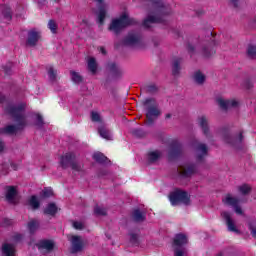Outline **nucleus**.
Segmentation results:
<instances>
[{
  "instance_id": "obj_3",
  "label": "nucleus",
  "mask_w": 256,
  "mask_h": 256,
  "mask_svg": "<svg viewBox=\"0 0 256 256\" xmlns=\"http://www.w3.org/2000/svg\"><path fill=\"white\" fill-rule=\"evenodd\" d=\"M223 203H225V205H231L232 207H234L235 212L238 215H241L243 213L241 208H239V206H238L239 201L237 199H235V197H232L230 194H227L225 196V198L223 199Z\"/></svg>"
},
{
  "instance_id": "obj_12",
  "label": "nucleus",
  "mask_w": 256,
  "mask_h": 256,
  "mask_svg": "<svg viewBox=\"0 0 256 256\" xmlns=\"http://www.w3.org/2000/svg\"><path fill=\"white\" fill-rule=\"evenodd\" d=\"M159 109L157 108H149L146 117L148 119V121H153V119H155V117H159Z\"/></svg>"
},
{
  "instance_id": "obj_29",
  "label": "nucleus",
  "mask_w": 256,
  "mask_h": 256,
  "mask_svg": "<svg viewBox=\"0 0 256 256\" xmlns=\"http://www.w3.org/2000/svg\"><path fill=\"white\" fill-rule=\"evenodd\" d=\"M134 219H135L136 221H143V219H144L143 213H141L139 210H136V211L134 212Z\"/></svg>"
},
{
  "instance_id": "obj_26",
  "label": "nucleus",
  "mask_w": 256,
  "mask_h": 256,
  "mask_svg": "<svg viewBox=\"0 0 256 256\" xmlns=\"http://www.w3.org/2000/svg\"><path fill=\"white\" fill-rule=\"evenodd\" d=\"M11 113H12L13 117H15L16 119H18V120L23 119L22 111L20 109H14V110H12Z\"/></svg>"
},
{
  "instance_id": "obj_33",
  "label": "nucleus",
  "mask_w": 256,
  "mask_h": 256,
  "mask_svg": "<svg viewBox=\"0 0 256 256\" xmlns=\"http://www.w3.org/2000/svg\"><path fill=\"white\" fill-rule=\"evenodd\" d=\"M91 119H92V121L99 122V121H101V116L97 112H92Z\"/></svg>"
},
{
  "instance_id": "obj_36",
  "label": "nucleus",
  "mask_w": 256,
  "mask_h": 256,
  "mask_svg": "<svg viewBox=\"0 0 256 256\" xmlns=\"http://www.w3.org/2000/svg\"><path fill=\"white\" fill-rule=\"evenodd\" d=\"M199 124L201 127H207V119L205 117L200 118Z\"/></svg>"
},
{
  "instance_id": "obj_42",
  "label": "nucleus",
  "mask_w": 256,
  "mask_h": 256,
  "mask_svg": "<svg viewBox=\"0 0 256 256\" xmlns=\"http://www.w3.org/2000/svg\"><path fill=\"white\" fill-rule=\"evenodd\" d=\"M95 1H97L98 3H101L103 0H95Z\"/></svg>"
},
{
  "instance_id": "obj_22",
  "label": "nucleus",
  "mask_w": 256,
  "mask_h": 256,
  "mask_svg": "<svg viewBox=\"0 0 256 256\" xmlns=\"http://www.w3.org/2000/svg\"><path fill=\"white\" fill-rule=\"evenodd\" d=\"M72 158L70 155L63 156L61 158V165L62 167H66V165L71 164Z\"/></svg>"
},
{
  "instance_id": "obj_25",
  "label": "nucleus",
  "mask_w": 256,
  "mask_h": 256,
  "mask_svg": "<svg viewBox=\"0 0 256 256\" xmlns=\"http://www.w3.org/2000/svg\"><path fill=\"white\" fill-rule=\"evenodd\" d=\"M239 191H240V193H242V195H247V193H249V191H251V187L247 184H244L239 187Z\"/></svg>"
},
{
  "instance_id": "obj_19",
  "label": "nucleus",
  "mask_w": 256,
  "mask_h": 256,
  "mask_svg": "<svg viewBox=\"0 0 256 256\" xmlns=\"http://www.w3.org/2000/svg\"><path fill=\"white\" fill-rule=\"evenodd\" d=\"M93 158L95 159V161H98L99 163H103L107 159V157H105V155H103L101 152L95 153L93 155Z\"/></svg>"
},
{
  "instance_id": "obj_13",
  "label": "nucleus",
  "mask_w": 256,
  "mask_h": 256,
  "mask_svg": "<svg viewBox=\"0 0 256 256\" xmlns=\"http://www.w3.org/2000/svg\"><path fill=\"white\" fill-rule=\"evenodd\" d=\"M88 69L93 74L97 73V62L95 58H88Z\"/></svg>"
},
{
  "instance_id": "obj_28",
  "label": "nucleus",
  "mask_w": 256,
  "mask_h": 256,
  "mask_svg": "<svg viewBox=\"0 0 256 256\" xmlns=\"http://www.w3.org/2000/svg\"><path fill=\"white\" fill-rule=\"evenodd\" d=\"M48 27L52 31V33L57 32V23H55V21L50 20V22L48 23Z\"/></svg>"
},
{
  "instance_id": "obj_24",
  "label": "nucleus",
  "mask_w": 256,
  "mask_h": 256,
  "mask_svg": "<svg viewBox=\"0 0 256 256\" xmlns=\"http://www.w3.org/2000/svg\"><path fill=\"white\" fill-rule=\"evenodd\" d=\"M196 83H203L205 81V76L201 72H196L194 75Z\"/></svg>"
},
{
  "instance_id": "obj_43",
  "label": "nucleus",
  "mask_w": 256,
  "mask_h": 256,
  "mask_svg": "<svg viewBox=\"0 0 256 256\" xmlns=\"http://www.w3.org/2000/svg\"><path fill=\"white\" fill-rule=\"evenodd\" d=\"M72 168H74V169H75V166H72Z\"/></svg>"
},
{
  "instance_id": "obj_39",
  "label": "nucleus",
  "mask_w": 256,
  "mask_h": 256,
  "mask_svg": "<svg viewBox=\"0 0 256 256\" xmlns=\"http://www.w3.org/2000/svg\"><path fill=\"white\" fill-rule=\"evenodd\" d=\"M183 253H185V251L179 250V249H176V250H175V255H176V256H183Z\"/></svg>"
},
{
  "instance_id": "obj_14",
  "label": "nucleus",
  "mask_w": 256,
  "mask_h": 256,
  "mask_svg": "<svg viewBox=\"0 0 256 256\" xmlns=\"http://www.w3.org/2000/svg\"><path fill=\"white\" fill-rule=\"evenodd\" d=\"M150 23H161V20H159V18L150 16L144 21V27H151Z\"/></svg>"
},
{
  "instance_id": "obj_17",
  "label": "nucleus",
  "mask_w": 256,
  "mask_h": 256,
  "mask_svg": "<svg viewBox=\"0 0 256 256\" xmlns=\"http://www.w3.org/2000/svg\"><path fill=\"white\" fill-rule=\"evenodd\" d=\"M45 213L46 215H55V213H57V206H55V204H49L45 209Z\"/></svg>"
},
{
  "instance_id": "obj_37",
  "label": "nucleus",
  "mask_w": 256,
  "mask_h": 256,
  "mask_svg": "<svg viewBox=\"0 0 256 256\" xmlns=\"http://www.w3.org/2000/svg\"><path fill=\"white\" fill-rule=\"evenodd\" d=\"M199 151L200 153H202V155H205V153H207V147L204 144H202L199 146Z\"/></svg>"
},
{
  "instance_id": "obj_1",
  "label": "nucleus",
  "mask_w": 256,
  "mask_h": 256,
  "mask_svg": "<svg viewBox=\"0 0 256 256\" xmlns=\"http://www.w3.org/2000/svg\"><path fill=\"white\" fill-rule=\"evenodd\" d=\"M127 25H133V20L129 19V15L127 13H124L119 19L113 20L110 25V31H121L124 27H127Z\"/></svg>"
},
{
  "instance_id": "obj_9",
  "label": "nucleus",
  "mask_w": 256,
  "mask_h": 256,
  "mask_svg": "<svg viewBox=\"0 0 256 256\" xmlns=\"http://www.w3.org/2000/svg\"><path fill=\"white\" fill-rule=\"evenodd\" d=\"M2 253L4 256H14L15 255V246L11 244H4L2 247Z\"/></svg>"
},
{
  "instance_id": "obj_11",
  "label": "nucleus",
  "mask_w": 256,
  "mask_h": 256,
  "mask_svg": "<svg viewBox=\"0 0 256 256\" xmlns=\"http://www.w3.org/2000/svg\"><path fill=\"white\" fill-rule=\"evenodd\" d=\"M222 217L226 220L229 231H237V228H235V224H233V221L231 220V216H229V213H222Z\"/></svg>"
},
{
  "instance_id": "obj_38",
  "label": "nucleus",
  "mask_w": 256,
  "mask_h": 256,
  "mask_svg": "<svg viewBox=\"0 0 256 256\" xmlns=\"http://www.w3.org/2000/svg\"><path fill=\"white\" fill-rule=\"evenodd\" d=\"M48 75H49L50 79H54L55 78V70H53V68H50L48 70Z\"/></svg>"
},
{
  "instance_id": "obj_4",
  "label": "nucleus",
  "mask_w": 256,
  "mask_h": 256,
  "mask_svg": "<svg viewBox=\"0 0 256 256\" xmlns=\"http://www.w3.org/2000/svg\"><path fill=\"white\" fill-rule=\"evenodd\" d=\"M69 241L72 243V253H77L83 249V241L80 237L71 235L68 237Z\"/></svg>"
},
{
  "instance_id": "obj_2",
  "label": "nucleus",
  "mask_w": 256,
  "mask_h": 256,
  "mask_svg": "<svg viewBox=\"0 0 256 256\" xmlns=\"http://www.w3.org/2000/svg\"><path fill=\"white\" fill-rule=\"evenodd\" d=\"M170 202L172 205H179V203L187 205L189 203V195L181 190H176L170 194Z\"/></svg>"
},
{
  "instance_id": "obj_20",
  "label": "nucleus",
  "mask_w": 256,
  "mask_h": 256,
  "mask_svg": "<svg viewBox=\"0 0 256 256\" xmlns=\"http://www.w3.org/2000/svg\"><path fill=\"white\" fill-rule=\"evenodd\" d=\"M161 156V154L158 151H154V152H150L148 154V159L149 161H157V159H159V157Z\"/></svg>"
},
{
  "instance_id": "obj_5",
  "label": "nucleus",
  "mask_w": 256,
  "mask_h": 256,
  "mask_svg": "<svg viewBox=\"0 0 256 256\" xmlns=\"http://www.w3.org/2000/svg\"><path fill=\"white\" fill-rule=\"evenodd\" d=\"M217 103L221 109H229L230 107H237L239 105V102L237 100H225L223 98H218Z\"/></svg>"
},
{
  "instance_id": "obj_34",
  "label": "nucleus",
  "mask_w": 256,
  "mask_h": 256,
  "mask_svg": "<svg viewBox=\"0 0 256 256\" xmlns=\"http://www.w3.org/2000/svg\"><path fill=\"white\" fill-rule=\"evenodd\" d=\"M73 227H74V229L81 230V229H83V227H85V224H83L82 222H74Z\"/></svg>"
},
{
  "instance_id": "obj_27",
  "label": "nucleus",
  "mask_w": 256,
  "mask_h": 256,
  "mask_svg": "<svg viewBox=\"0 0 256 256\" xmlns=\"http://www.w3.org/2000/svg\"><path fill=\"white\" fill-rule=\"evenodd\" d=\"M248 55L252 59H255V57H256V47L255 46H249L248 47Z\"/></svg>"
},
{
  "instance_id": "obj_30",
  "label": "nucleus",
  "mask_w": 256,
  "mask_h": 256,
  "mask_svg": "<svg viewBox=\"0 0 256 256\" xmlns=\"http://www.w3.org/2000/svg\"><path fill=\"white\" fill-rule=\"evenodd\" d=\"M94 213H95L96 215H106L107 210H105V208H101V207L97 206V207L95 208V210H94Z\"/></svg>"
},
{
  "instance_id": "obj_8",
  "label": "nucleus",
  "mask_w": 256,
  "mask_h": 256,
  "mask_svg": "<svg viewBox=\"0 0 256 256\" xmlns=\"http://www.w3.org/2000/svg\"><path fill=\"white\" fill-rule=\"evenodd\" d=\"M39 32L32 30L28 34V45H35L39 41Z\"/></svg>"
},
{
  "instance_id": "obj_23",
  "label": "nucleus",
  "mask_w": 256,
  "mask_h": 256,
  "mask_svg": "<svg viewBox=\"0 0 256 256\" xmlns=\"http://www.w3.org/2000/svg\"><path fill=\"white\" fill-rule=\"evenodd\" d=\"M99 133L103 139H111V133H109L107 129L101 128L99 129Z\"/></svg>"
},
{
  "instance_id": "obj_15",
  "label": "nucleus",
  "mask_w": 256,
  "mask_h": 256,
  "mask_svg": "<svg viewBox=\"0 0 256 256\" xmlns=\"http://www.w3.org/2000/svg\"><path fill=\"white\" fill-rule=\"evenodd\" d=\"M180 175H183L184 177H189L191 175V168L180 166L178 169Z\"/></svg>"
},
{
  "instance_id": "obj_16",
  "label": "nucleus",
  "mask_w": 256,
  "mask_h": 256,
  "mask_svg": "<svg viewBox=\"0 0 256 256\" xmlns=\"http://www.w3.org/2000/svg\"><path fill=\"white\" fill-rule=\"evenodd\" d=\"M29 205L32 209H39V199H37L35 196H31L29 199Z\"/></svg>"
},
{
  "instance_id": "obj_10",
  "label": "nucleus",
  "mask_w": 256,
  "mask_h": 256,
  "mask_svg": "<svg viewBox=\"0 0 256 256\" xmlns=\"http://www.w3.org/2000/svg\"><path fill=\"white\" fill-rule=\"evenodd\" d=\"M187 243V237L183 234L176 235L174 239V247H181V245H185Z\"/></svg>"
},
{
  "instance_id": "obj_41",
  "label": "nucleus",
  "mask_w": 256,
  "mask_h": 256,
  "mask_svg": "<svg viewBox=\"0 0 256 256\" xmlns=\"http://www.w3.org/2000/svg\"><path fill=\"white\" fill-rule=\"evenodd\" d=\"M0 151H3V143L0 142Z\"/></svg>"
},
{
  "instance_id": "obj_18",
  "label": "nucleus",
  "mask_w": 256,
  "mask_h": 256,
  "mask_svg": "<svg viewBox=\"0 0 256 256\" xmlns=\"http://www.w3.org/2000/svg\"><path fill=\"white\" fill-rule=\"evenodd\" d=\"M70 74L74 83H81V81H83V78H81V75H79L77 72L71 71Z\"/></svg>"
},
{
  "instance_id": "obj_7",
  "label": "nucleus",
  "mask_w": 256,
  "mask_h": 256,
  "mask_svg": "<svg viewBox=\"0 0 256 256\" xmlns=\"http://www.w3.org/2000/svg\"><path fill=\"white\" fill-rule=\"evenodd\" d=\"M53 247H55V244H53V242L49 240H42L38 244V249L40 250L44 249L45 251H51Z\"/></svg>"
},
{
  "instance_id": "obj_40",
  "label": "nucleus",
  "mask_w": 256,
  "mask_h": 256,
  "mask_svg": "<svg viewBox=\"0 0 256 256\" xmlns=\"http://www.w3.org/2000/svg\"><path fill=\"white\" fill-rule=\"evenodd\" d=\"M100 52L103 54V55H105V48H103V47H100Z\"/></svg>"
},
{
  "instance_id": "obj_21",
  "label": "nucleus",
  "mask_w": 256,
  "mask_h": 256,
  "mask_svg": "<svg viewBox=\"0 0 256 256\" xmlns=\"http://www.w3.org/2000/svg\"><path fill=\"white\" fill-rule=\"evenodd\" d=\"M37 227H39V222H37V220H32L28 223V229L31 233H33Z\"/></svg>"
},
{
  "instance_id": "obj_35",
  "label": "nucleus",
  "mask_w": 256,
  "mask_h": 256,
  "mask_svg": "<svg viewBox=\"0 0 256 256\" xmlns=\"http://www.w3.org/2000/svg\"><path fill=\"white\" fill-rule=\"evenodd\" d=\"M4 133H15V126L6 127Z\"/></svg>"
},
{
  "instance_id": "obj_6",
  "label": "nucleus",
  "mask_w": 256,
  "mask_h": 256,
  "mask_svg": "<svg viewBox=\"0 0 256 256\" xmlns=\"http://www.w3.org/2000/svg\"><path fill=\"white\" fill-rule=\"evenodd\" d=\"M6 199L9 203H17V188L13 186L7 187Z\"/></svg>"
},
{
  "instance_id": "obj_32",
  "label": "nucleus",
  "mask_w": 256,
  "mask_h": 256,
  "mask_svg": "<svg viewBox=\"0 0 256 256\" xmlns=\"http://www.w3.org/2000/svg\"><path fill=\"white\" fill-rule=\"evenodd\" d=\"M103 19H105V11L100 10V12L98 14V21H99L100 25H103Z\"/></svg>"
},
{
  "instance_id": "obj_31",
  "label": "nucleus",
  "mask_w": 256,
  "mask_h": 256,
  "mask_svg": "<svg viewBox=\"0 0 256 256\" xmlns=\"http://www.w3.org/2000/svg\"><path fill=\"white\" fill-rule=\"evenodd\" d=\"M42 197H53V190L51 188L44 189Z\"/></svg>"
}]
</instances>
